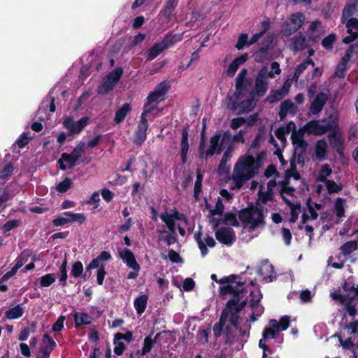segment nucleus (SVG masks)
<instances>
[{
  "mask_svg": "<svg viewBox=\"0 0 358 358\" xmlns=\"http://www.w3.org/2000/svg\"><path fill=\"white\" fill-rule=\"evenodd\" d=\"M265 157L264 152L258 154L256 158L250 154L241 156L234 165L231 180L232 189H240L246 181L250 180L258 173L262 166L261 160Z\"/></svg>",
  "mask_w": 358,
  "mask_h": 358,
  "instance_id": "1",
  "label": "nucleus"
},
{
  "mask_svg": "<svg viewBox=\"0 0 358 358\" xmlns=\"http://www.w3.org/2000/svg\"><path fill=\"white\" fill-rule=\"evenodd\" d=\"M166 96L165 91H153L147 99L145 103L143 112L141 116L136 131L134 143L136 145H141L146 139V131L148 127L147 117L150 115H157L159 111L157 110V105L159 102L164 100Z\"/></svg>",
  "mask_w": 358,
  "mask_h": 358,
  "instance_id": "2",
  "label": "nucleus"
},
{
  "mask_svg": "<svg viewBox=\"0 0 358 358\" xmlns=\"http://www.w3.org/2000/svg\"><path fill=\"white\" fill-rule=\"evenodd\" d=\"M247 299L241 301L240 298L231 299L228 301L227 307L223 310L220 319V322L215 324L213 327L215 336H220L222 334L224 327L227 330H231L232 327H236L238 322V313L244 308Z\"/></svg>",
  "mask_w": 358,
  "mask_h": 358,
  "instance_id": "3",
  "label": "nucleus"
},
{
  "mask_svg": "<svg viewBox=\"0 0 358 358\" xmlns=\"http://www.w3.org/2000/svg\"><path fill=\"white\" fill-rule=\"evenodd\" d=\"M239 219L243 226V234L252 232L264 226V214L262 208L252 207L243 209L239 213Z\"/></svg>",
  "mask_w": 358,
  "mask_h": 358,
  "instance_id": "4",
  "label": "nucleus"
},
{
  "mask_svg": "<svg viewBox=\"0 0 358 358\" xmlns=\"http://www.w3.org/2000/svg\"><path fill=\"white\" fill-rule=\"evenodd\" d=\"M236 276L231 275L222 278L220 280L217 279L215 274L211 275V279L220 284V292L222 295L233 294V299L237 301V298H240L241 301L246 299L243 295V284L240 281L236 280Z\"/></svg>",
  "mask_w": 358,
  "mask_h": 358,
  "instance_id": "5",
  "label": "nucleus"
},
{
  "mask_svg": "<svg viewBox=\"0 0 358 358\" xmlns=\"http://www.w3.org/2000/svg\"><path fill=\"white\" fill-rule=\"evenodd\" d=\"M160 217L171 233L176 232V227L182 236H185L187 231H192V227L187 219L176 210L165 212L160 215Z\"/></svg>",
  "mask_w": 358,
  "mask_h": 358,
  "instance_id": "6",
  "label": "nucleus"
},
{
  "mask_svg": "<svg viewBox=\"0 0 358 358\" xmlns=\"http://www.w3.org/2000/svg\"><path fill=\"white\" fill-rule=\"evenodd\" d=\"M264 91H256L257 94L260 96L264 94ZM255 91H234L235 99H241L238 104L231 105V111L236 114H241L251 111L256 104Z\"/></svg>",
  "mask_w": 358,
  "mask_h": 358,
  "instance_id": "7",
  "label": "nucleus"
},
{
  "mask_svg": "<svg viewBox=\"0 0 358 358\" xmlns=\"http://www.w3.org/2000/svg\"><path fill=\"white\" fill-rule=\"evenodd\" d=\"M343 289L346 292L345 295H342L338 292H334L331 293V296L334 300L340 299L341 303L345 306L348 314L352 317H355L357 315V310L355 308L357 303H355L352 299L355 296H358V287H355L352 282L348 280L345 282Z\"/></svg>",
  "mask_w": 358,
  "mask_h": 358,
  "instance_id": "8",
  "label": "nucleus"
},
{
  "mask_svg": "<svg viewBox=\"0 0 358 358\" xmlns=\"http://www.w3.org/2000/svg\"><path fill=\"white\" fill-rule=\"evenodd\" d=\"M286 175L287 178L279 182L280 193L282 199L289 206L291 211L290 222H295L301 213V205L298 202H292L285 196L286 194L288 196H292L294 192V189L293 187L288 186V178H290L292 175L289 171H287Z\"/></svg>",
  "mask_w": 358,
  "mask_h": 358,
  "instance_id": "9",
  "label": "nucleus"
},
{
  "mask_svg": "<svg viewBox=\"0 0 358 358\" xmlns=\"http://www.w3.org/2000/svg\"><path fill=\"white\" fill-rule=\"evenodd\" d=\"M305 15L301 12L291 14L283 22L281 33L285 36H289L297 32L305 22Z\"/></svg>",
  "mask_w": 358,
  "mask_h": 358,
  "instance_id": "10",
  "label": "nucleus"
},
{
  "mask_svg": "<svg viewBox=\"0 0 358 358\" xmlns=\"http://www.w3.org/2000/svg\"><path fill=\"white\" fill-rule=\"evenodd\" d=\"M230 139L231 136L228 133H225L222 136L221 134H215V136L210 138V148L207 150V151L205 153L203 151V143H201L199 147L201 155H205V157L208 158V157L213 156L215 153H220L222 150V144L224 142L229 141Z\"/></svg>",
  "mask_w": 358,
  "mask_h": 358,
  "instance_id": "11",
  "label": "nucleus"
},
{
  "mask_svg": "<svg viewBox=\"0 0 358 358\" xmlns=\"http://www.w3.org/2000/svg\"><path fill=\"white\" fill-rule=\"evenodd\" d=\"M90 118L84 117L78 121L75 122L71 117H66L63 122L64 127L69 130V134L71 135L78 134L88 124Z\"/></svg>",
  "mask_w": 358,
  "mask_h": 358,
  "instance_id": "12",
  "label": "nucleus"
},
{
  "mask_svg": "<svg viewBox=\"0 0 358 358\" xmlns=\"http://www.w3.org/2000/svg\"><path fill=\"white\" fill-rule=\"evenodd\" d=\"M345 26L347 27V36L343 38V43L345 44H350L355 41L358 38V18L351 17L345 20Z\"/></svg>",
  "mask_w": 358,
  "mask_h": 358,
  "instance_id": "13",
  "label": "nucleus"
},
{
  "mask_svg": "<svg viewBox=\"0 0 358 358\" xmlns=\"http://www.w3.org/2000/svg\"><path fill=\"white\" fill-rule=\"evenodd\" d=\"M329 129L330 127L329 124H322L320 121L317 120L310 121L301 128L304 132L315 136L324 134L329 130Z\"/></svg>",
  "mask_w": 358,
  "mask_h": 358,
  "instance_id": "14",
  "label": "nucleus"
},
{
  "mask_svg": "<svg viewBox=\"0 0 358 358\" xmlns=\"http://www.w3.org/2000/svg\"><path fill=\"white\" fill-rule=\"evenodd\" d=\"M123 74L122 67H117L112 70L103 79V87L104 90H113Z\"/></svg>",
  "mask_w": 358,
  "mask_h": 358,
  "instance_id": "15",
  "label": "nucleus"
},
{
  "mask_svg": "<svg viewBox=\"0 0 358 358\" xmlns=\"http://www.w3.org/2000/svg\"><path fill=\"white\" fill-rule=\"evenodd\" d=\"M304 133L305 132L301 129L299 130H296L295 129L292 133L291 138L292 144L295 152H298L299 155H302L306 151L307 147V143L303 140Z\"/></svg>",
  "mask_w": 358,
  "mask_h": 358,
  "instance_id": "16",
  "label": "nucleus"
},
{
  "mask_svg": "<svg viewBox=\"0 0 358 358\" xmlns=\"http://www.w3.org/2000/svg\"><path fill=\"white\" fill-rule=\"evenodd\" d=\"M118 257L133 270H140V265L137 263L133 252L127 248L118 249Z\"/></svg>",
  "mask_w": 358,
  "mask_h": 358,
  "instance_id": "17",
  "label": "nucleus"
},
{
  "mask_svg": "<svg viewBox=\"0 0 358 358\" xmlns=\"http://www.w3.org/2000/svg\"><path fill=\"white\" fill-rule=\"evenodd\" d=\"M273 41L271 36H268L264 38L261 43L259 44V49L255 52V61L260 62L266 57L268 50L270 48Z\"/></svg>",
  "mask_w": 358,
  "mask_h": 358,
  "instance_id": "18",
  "label": "nucleus"
},
{
  "mask_svg": "<svg viewBox=\"0 0 358 358\" xmlns=\"http://www.w3.org/2000/svg\"><path fill=\"white\" fill-rule=\"evenodd\" d=\"M215 235L220 242L226 245L231 244L235 239L234 232L229 228H221L216 231Z\"/></svg>",
  "mask_w": 358,
  "mask_h": 358,
  "instance_id": "19",
  "label": "nucleus"
},
{
  "mask_svg": "<svg viewBox=\"0 0 358 358\" xmlns=\"http://www.w3.org/2000/svg\"><path fill=\"white\" fill-rule=\"evenodd\" d=\"M333 170L328 164H323L317 167L315 172V177L317 181L325 182L329 180Z\"/></svg>",
  "mask_w": 358,
  "mask_h": 358,
  "instance_id": "20",
  "label": "nucleus"
},
{
  "mask_svg": "<svg viewBox=\"0 0 358 358\" xmlns=\"http://www.w3.org/2000/svg\"><path fill=\"white\" fill-rule=\"evenodd\" d=\"M78 159L79 154H75V155H73L72 154L68 155L64 153L62 155L61 158L58 161L59 168L62 170L71 169L76 164V162Z\"/></svg>",
  "mask_w": 358,
  "mask_h": 358,
  "instance_id": "21",
  "label": "nucleus"
},
{
  "mask_svg": "<svg viewBox=\"0 0 358 358\" xmlns=\"http://www.w3.org/2000/svg\"><path fill=\"white\" fill-rule=\"evenodd\" d=\"M196 240L202 256H205L208 253L207 246L213 248L215 245L213 238L209 236H206L202 238L200 235H198L196 236Z\"/></svg>",
  "mask_w": 358,
  "mask_h": 358,
  "instance_id": "22",
  "label": "nucleus"
},
{
  "mask_svg": "<svg viewBox=\"0 0 358 358\" xmlns=\"http://www.w3.org/2000/svg\"><path fill=\"white\" fill-rule=\"evenodd\" d=\"M308 46L306 38L301 33L296 34L292 38V50L294 52L303 50Z\"/></svg>",
  "mask_w": 358,
  "mask_h": 358,
  "instance_id": "23",
  "label": "nucleus"
},
{
  "mask_svg": "<svg viewBox=\"0 0 358 358\" xmlns=\"http://www.w3.org/2000/svg\"><path fill=\"white\" fill-rule=\"evenodd\" d=\"M327 143L324 140H319L316 141L313 148V153L315 158L319 160H322L325 158L327 154Z\"/></svg>",
  "mask_w": 358,
  "mask_h": 358,
  "instance_id": "24",
  "label": "nucleus"
},
{
  "mask_svg": "<svg viewBox=\"0 0 358 358\" xmlns=\"http://www.w3.org/2000/svg\"><path fill=\"white\" fill-rule=\"evenodd\" d=\"M266 75V66H264L259 70L256 77L255 87L252 90H266L268 84Z\"/></svg>",
  "mask_w": 358,
  "mask_h": 358,
  "instance_id": "25",
  "label": "nucleus"
},
{
  "mask_svg": "<svg viewBox=\"0 0 358 358\" xmlns=\"http://www.w3.org/2000/svg\"><path fill=\"white\" fill-rule=\"evenodd\" d=\"M327 99V96L324 93L318 94L310 106V111L313 114L318 113L322 109Z\"/></svg>",
  "mask_w": 358,
  "mask_h": 358,
  "instance_id": "26",
  "label": "nucleus"
},
{
  "mask_svg": "<svg viewBox=\"0 0 358 358\" xmlns=\"http://www.w3.org/2000/svg\"><path fill=\"white\" fill-rule=\"evenodd\" d=\"M276 186V182L271 180L267 184V191L264 192L262 189L259 192V201L263 203H266L271 200L273 196V189Z\"/></svg>",
  "mask_w": 358,
  "mask_h": 358,
  "instance_id": "27",
  "label": "nucleus"
},
{
  "mask_svg": "<svg viewBox=\"0 0 358 358\" xmlns=\"http://www.w3.org/2000/svg\"><path fill=\"white\" fill-rule=\"evenodd\" d=\"M259 274L266 281H271L273 275V267L267 262H263L259 268Z\"/></svg>",
  "mask_w": 358,
  "mask_h": 358,
  "instance_id": "28",
  "label": "nucleus"
},
{
  "mask_svg": "<svg viewBox=\"0 0 358 358\" xmlns=\"http://www.w3.org/2000/svg\"><path fill=\"white\" fill-rule=\"evenodd\" d=\"M295 129V124L293 122H289L286 126L280 127L276 130V137L284 143L286 141L285 134L292 132Z\"/></svg>",
  "mask_w": 358,
  "mask_h": 358,
  "instance_id": "29",
  "label": "nucleus"
},
{
  "mask_svg": "<svg viewBox=\"0 0 358 358\" xmlns=\"http://www.w3.org/2000/svg\"><path fill=\"white\" fill-rule=\"evenodd\" d=\"M130 104L125 103L120 108H118L115 114L114 122L115 124H119L122 122L128 113L131 111Z\"/></svg>",
  "mask_w": 358,
  "mask_h": 358,
  "instance_id": "30",
  "label": "nucleus"
},
{
  "mask_svg": "<svg viewBox=\"0 0 358 358\" xmlns=\"http://www.w3.org/2000/svg\"><path fill=\"white\" fill-rule=\"evenodd\" d=\"M296 107L289 100H286L281 103L279 115L281 119H284L287 114H295L296 113Z\"/></svg>",
  "mask_w": 358,
  "mask_h": 358,
  "instance_id": "31",
  "label": "nucleus"
},
{
  "mask_svg": "<svg viewBox=\"0 0 358 358\" xmlns=\"http://www.w3.org/2000/svg\"><path fill=\"white\" fill-rule=\"evenodd\" d=\"M24 314V308L21 304H17L5 312V315L8 320H17Z\"/></svg>",
  "mask_w": 358,
  "mask_h": 358,
  "instance_id": "32",
  "label": "nucleus"
},
{
  "mask_svg": "<svg viewBox=\"0 0 358 358\" xmlns=\"http://www.w3.org/2000/svg\"><path fill=\"white\" fill-rule=\"evenodd\" d=\"M250 295L251 297V300L250 301V306L252 308H255L257 315H261L263 312V308L257 305L262 298L260 292L259 290L250 291Z\"/></svg>",
  "mask_w": 358,
  "mask_h": 358,
  "instance_id": "33",
  "label": "nucleus"
},
{
  "mask_svg": "<svg viewBox=\"0 0 358 358\" xmlns=\"http://www.w3.org/2000/svg\"><path fill=\"white\" fill-rule=\"evenodd\" d=\"M148 297L146 294L138 296L134 301V306L138 315H141L145 310Z\"/></svg>",
  "mask_w": 358,
  "mask_h": 358,
  "instance_id": "34",
  "label": "nucleus"
},
{
  "mask_svg": "<svg viewBox=\"0 0 358 358\" xmlns=\"http://www.w3.org/2000/svg\"><path fill=\"white\" fill-rule=\"evenodd\" d=\"M357 10V3L353 2L347 4L342 12L341 22L345 23V20L351 18L352 16L356 13Z\"/></svg>",
  "mask_w": 358,
  "mask_h": 358,
  "instance_id": "35",
  "label": "nucleus"
},
{
  "mask_svg": "<svg viewBox=\"0 0 358 358\" xmlns=\"http://www.w3.org/2000/svg\"><path fill=\"white\" fill-rule=\"evenodd\" d=\"M189 150L188 131L184 129L182 132L181 138V157L183 163L187 161V155Z\"/></svg>",
  "mask_w": 358,
  "mask_h": 358,
  "instance_id": "36",
  "label": "nucleus"
},
{
  "mask_svg": "<svg viewBox=\"0 0 358 358\" xmlns=\"http://www.w3.org/2000/svg\"><path fill=\"white\" fill-rule=\"evenodd\" d=\"M223 210H224V206H223L222 202L220 201V200L218 199L217 203H216L215 208L210 211V213H211L210 222H212V224H213L214 227H217L219 225L220 221V219H217L215 217V216L216 215L220 216L223 213Z\"/></svg>",
  "mask_w": 358,
  "mask_h": 358,
  "instance_id": "37",
  "label": "nucleus"
},
{
  "mask_svg": "<svg viewBox=\"0 0 358 358\" xmlns=\"http://www.w3.org/2000/svg\"><path fill=\"white\" fill-rule=\"evenodd\" d=\"M165 50V47L162 46L161 43H156L151 47L146 55V59L152 61L155 59L161 52Z\"/></svg>",
  "mask_w": 358,
  "mask_h": 358,
  "instance_id": "38",
  "label": "nucleus"
},
{
  "mask_svg": "<svg viewBox=\"0 0 358 358\" xmlns=\"http://www.w3.org/2000/svg\"><path fill=\"white\" fill-rule=\"evenodd\" d=\"M73 318L76 326L89 324L91 323V317L84 313H75L73 314Z\"/></svg>",
  "mask_w": 358,
  "mask_h": 358,
  "instance_id": "39",
  "label": "nucleus"
},
{
  "mask_svg": "<svg viewBox=\"0 0 358 358\" xmlns=\"http://www.w3.org/2000/svg\"><path fill=\"white\" fill-rule=\"evenodd\" d=\"M325 187L328 193L329 194H335L341 192L343 186L341 183H338L334 180H329L324 182Z\"/></svg>",
  "mask_w": 358,
  "mask_h": 358,
  "instance_id": "40",
  "label": "nucleus"
},
{
  "mask_svg": "<svg viewBox=\"0 0 358 358\" xmlns=\"http://www.w3.org/2000/svg\"><path fill=\"white\" fill-rule=\"evenodd\" d=\"M357 50L358 51V43L351 44L348 48L346 50L344 55L342 57L341 64V66H344L345 64H348L352 57L353 53Z\"/></svg>",
  "mask_w": 358,
  "mask_h": 358,
  "instance_id": "41",
  "label": "nucleus"
},
{
  "mask_svg": "<svg viewBox=\"0 0 358 358\" xmlns=\"http://www.w3.org/2000/svg\"><path fill=\"white\" fill-rule=\"evenodd\" d=\"M346 207V200L342 198H337L335 201V210L336 215L341 217L344 215Z\"/></svg>",
  "mask_w": 358,
  "mask_h": 358,
  "instance_id": "42",
  "label": "nucleus"
},
{
  "mask_svg": "<svg viewBox=\"0 0 358 358\" xmlns=\"http://www.w3.org/2000/svg\"><path fill=\"white\" fill-rule=\"evenodd\" d=\"M336 36L335 34H329L327 36L324 37L322 41V45L327 50L333 49V45L336 42Z\"/></svg>",
  "mask_w": 358,
  "mask_h": 358,
  "instance_id": "43",
  "label": "nucleus"
},
{
  "mask_svg": "<svg viewBox=\"0 0 358 358\" xmlns=\"http://www.w3.org/2000/svg\"><path fill=\"white\" fill-rule=\"evenodd\" d=\"M56 280L54 274L48 273L40 278V285L46 287L53 284Z\"/></svg>",
  "mask_w": 358,
  "mask_h": 358,
  "instance_id": "44",
  "label": "nucleus"
},
{
  "mask_svg": "<svg viewBox=\"0 0 358 358\" xmlns=\"http://www.w3.org/2000/svg\"><path fill=\"white\" fill-rule=\"evenodd\" d=\"M178 39L177 36L166 35L165 38L160 42L162 46L165 47V50L174 45Z\"/></svg>",
  "mask_w": 358,
  "mask_h": 358,
  "instance_id": "45",
  "label": "nucleus"
},
{
  "mask_svg": "<svg viewBox=\"0 0 358 358\" xmlns=\"http://www.w3.org/2000/svg\"><path fill=\"white\" fill-rule=\"evenodd\" d=\"M357 248V243L356 241H349L341 247V251L344 255H348L356 250Z\"/></svg>",
  "mask_w": 358,
  "mask_h": 358,
  "instance_id": "46",
  "label": "nucleus"
},
{
  "mask_svg": "<svg viewBox=\"0 0 358 358\" xmlns=\"http://www.w3.org/2000/svg\"><path fill=\"white\" fill-rule=\"evenodd\" d=\"M155 343V341H153L150 336L146 337L144 339L143 347L141 350V355H145L148 353L151 350Z\"/></svg>",
  "mask_w": 358,
  "mask_h": 358,
  "instance_id": "47",
  "label": "nucleus"
},
{
  "mask_svg": "<svg viewBox=\"0 0 358 358\" xmlns=\"http://www.w3.org/2000/svg\"><path fill=\"white\" fill-rule=\"evenodd\" d=\"M248 71L245 69H243L238 73L236 78V90H243V83L246 78Z\"/></svg>",
  "mask_w": 358,
  "mask_h": 358,
  "instance_id": "48",
  "label": "nucleus"
},
{
  "mask_svg": "<svg viewBox=\"0 0 358 358\" xmlns=\"http://www.w3.org/2000/svg\"><path fill=\"white\" fill-rule=\"evenodd\" d=\"M69 215V212H65L63 215L55 218L52 223L55 226H62L66 224L71 223Z\"/></svg>",
  "mask_w": 358,
  "mask_h": 358,
  "instance_id": "49",
  "label": "nucleus"
},
{
  "mask_svg": "<svg viewBox=\"0 0 358 358\" xmlns=\"http://www.w3.org/2000/svg\"><path fill=\"white\" fill-rule=\"evenodd\" d=\"M70 219V222H78L80 224H83L85 222L86 217L84 214L83 213H73L69 212V215Z\"/></svg>",
  "mask_w": 358,
  "mask_h": 358,
  "instance_id": "50",
  "label": "nucleus"
},
{
  "mask_svg": "<svg viewBox=\"0 0 358 358\" xmlns=\"http://www.w3.org/2000/svg\"><path fill=\"white\" fill-rule=\"evenodd\" d=\"M83 271V266L80 262H75L71 268V274L73 277L78 278L81 275Z\"/></svg>",
  "mask_w": 358,
  "mask_h": 358,
  "instance_id": "51",
  "label": "nucleus"
},
{
  "mask_svg": "<svg viewBox=\"0 0 358 358\" xmlns=\"http://www.w3.org/2000/svg\"><path fill=\"white\" fill-rule=\"evenodd\" d=\"M248 36L246 33L241 34L238 38V41L236 44V48L238 50H242L245 47V45H248V43L249 41H248Z\"/></svg>",
  "mask_w": 358,
  "mask_h": 358,
  "instance_id": "52",
  "label": "nucleus"
},
{
  "mask_svg": "<svg viewBox=\"0 0 358 358\" xmlns=\"http://www.w3.org/2000/svg\"><path fill=\"white\" fill-rule=\"evenodd\" d=\"M241 102V99H235L234 98V91L233 92L229 93L225 101L224 104L226 105L227 108L231 110V105L233 103L238 104Z\"/></svg>",
  "mask_w": 358,
  "mask_h": 358,
  "instance_id": "53",
  "label": "nucleus"
},
{
  "mask_svg": "<svg viewBox=\"0 0 358 358\" xmlns=\"http://www.w3.org/2000/svg\"><path fill=\"white\" fill-rule=\"evenodd\" d=\"M66 266H67V260L65 259L63 260L62 264L60 267L59 281L63 282L62 285H66V280L67 278Z\"/></svg>",
  "mask_w": 358,
  "mask_h": 358,
  "instance_id": "54",
  "label": "nucleus"
},
{
  "mask_svg": "<svg viewBox=\"0 0 358 358\" xmlns=\"http://www.w3.org/2000/svg\"><path fill=\"white\" fill-rule=\"evenodd\" d=\"M71 180L69 178H66L57 185V190L59 192H64L71 187Z\"/></svg>",
  "mask_w": 358,
  "mask_h": 358,
  "instance_id": "55",
  "label": "nucleus"
},
{
  "mask_svg": "<svg viewBox=\"0 0 358 358\" xmlns=\"http://www.w3.org/2000/svg\"><path fill=\"white\" fill-rule=\"evenodd\" d=\"M41 346L53 350L56 346V343L50 336L45 334Z\"/></svg>",
  "mask_w": 358,
  "mask_h": 358,
  "instance_id": "56",
  "label": "nucleus"
},
{
  "mask_svg": "<svg viewBox=\"0 0 358 358\" xmlns=\"http://www.w3.org/2000/svg\"><path fill=\"white\" fill-rule=\"evenodd\" d=\"M176 10L175 9H172V8H166V7H163V8L160 11V14H162V15L164 16V17L170 21L176 15Z\"/></svg>",
  "mask_w": 358,
  "mask_h": 358,
  "instance_id": "57",
  "label": "nucleus"
},
{
  "mask_svg": "<svg viewBox=\"0 0 358 358\" xmlns=\"http://www.w3.org/2000/svg\"><path fill=\"white\" fill-rule=\"evenodd\" d=\"M29 254L26 252H22L20 255L16 259V264L14 266L15 268L19 269L21 268L24 263L28 260Z\"/></svg>",
  "mask_w": 358,
  "mask_h": 358,
  "instance_id": "58",
  "label": "nucleus"
},
{
  "mask_svg": "<svg viewBox=\"0 0 358 358\" xmlns=\"http://www.w3.org/2000/svg\"><path fill=\"white\" fill-rule=\"evenodd\" d=\"M114 352L117 355H121L124 349H125V345L124 344L121 342L120 340H116V338H114Z\"/></svg>",
  "mask_w": 358,
  "mask_h": 358,
  "instance_id": "59",
  "label": "nucleus"
},
{
  "mask_svg": "<svg viewBox=\"0 0 358 358\" xmlns=\"http://www.w3.org/2000/svg\"><path fill=\"white\" fill-rule=\"evenodd\" d=\"M284 91H272V94L268 97L267 100L269 103H275L280 100L283 96Z\"/></svg>",
  "mask_w": 358,
  "mask_h": 358,
  "instance_id": "60",
  "label": "nucleus"
},
{
  "mask_svg": "<svg viewBox=\"0 0 358 358\" xmlns=\"http://www.w3.org/2000/svg\"><path fill=\"white\" fill-rule=\"evenodd\" d=\"M307 67L308 66L306 65V63H304L303 62L296 66L294 73V78L296 82L298 80L301 73L305 71Z\"/></svg>",
  "mask_w": 358,
  "mask_h": 358,
  "instance_id": "61",
  "label": "nucleus"
},
{
  "mask_svg": "<svg viewBox=\"0 0 358 358\" xmlns=\"http://www.w3.org/2000/svg\"><path fill=\"white\" fill-rule=\"evenodd\" d=\"M20 224V222L18 220H10L7 222L3 226V230L4 233H7L11 229L17 227Z\"/></svg>",
  "mask_w": 358,
  "mask_h": 358,
  "instance_id": "62",
  "label": "nucleus"
},
{
  "mask_svg": "<svg viewBox=\"0 0 358 358\" xmlns=\"http://www.w3.org/2000/svg\"><path fill=\"white\" fill-rule=\"evenodd\" d=\"M245 119L243 117L234 118L231 122V128L237 129L245 123Z\"/></svg>",
  "mask_w": 358,
  "mask_h": 358,
  "instance_id": "63",
  "label": "nucleus"
},
{
  "mask_svg": "<svg viewBox=\"0 0 358 358\" xmlns=\"http://www.w3.org/2000/svg\"><path fill=\"white\" fill-rule=\"evenodd\" d=\"M52 350L41 346L36 355V358H49L50 354Z\"/></svg>",
  "mask_w": 358,
  "mask_h": 358,
  "instance_id": "64",
  "label": "nucleus"
}]
</instances>
